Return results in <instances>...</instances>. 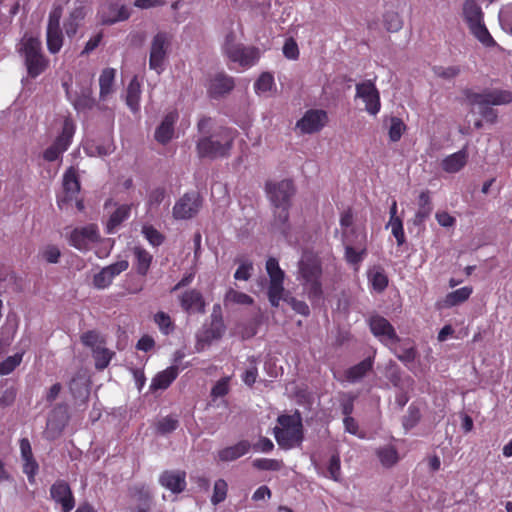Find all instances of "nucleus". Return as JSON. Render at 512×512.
Masks as SVG:
<instances>
[{"label":"nucleus","instance_id":"obj_1","mask_svg":"<svg viewBox=\"0 0 512 512\" xmlns=\"http://www.w3.org/2000/svg\"><path fill=\"white\" fill-rule=\"evenodd\" d=\"M210 118H202L198 122V130L201 137L197 141V152L201 158H218L227 156L236 136V131L230 128L220 127L209 133Z\"/></svg>","mask_w":512,"mask_h":512},{"label":"nucleus","instance_id":"obj_2","mask_svg":"<svg viewBox=\"0 0 512 512\" xmlns=\"http://www.w3.org/2000/svg\"><path fill=\"white\" fill-rule=\"evenodd\" d=\"M296 279L311 302H319L322 299V267L315 255L309 252L302 254L297 266Z\"/></svg>","mask_w":512,"mask_h":512},{"label":"nucleus","instance_id":"obj_3","mask_svg":"<svg viewBox=\"0 0 512 512\" xmlns=\"http://www.w3.org/2000/svg\"><path fill=\"white\" fill-rule=\"evenodd\" d=\"M266 271L269 276L268 299L271 305L278 307L280 301L284 300L296 313L308 316L310 309L306 302L298 300L295 297H284L283 282L285 273L280 268L277 259L271 257L266 261Z\"/></svg>","mask_w":512,"mask_h":512},{"label":"nucleus","instance_id":"obj_4","mask_svg":"<svg viewBox=\"0 0 512 512\" xmlns=\"http://www.w3.org/2000/svg\"><path fill=\"white\" fill-rule=\"evenodd\" d=\"M295 189L291 180H281L267 185V193L275 207L273 226L284 236L288 230V208Z\"/></svg>","mask_w":512,"mask_h":512},{"label":"nucleus","instance_id":"obj_5","mask_svg":"<svg viewBox=\"0 0 512 512\" xmlns=\"http://www.w3.org/2000/svg\"><path fill=\"white\" fill-rule=\"evenodd\" d=\"M17 51L23 58L31 78L38 77L47 69L49 60L43 54L42 43L38 36L25 33L17 46Z\"/></svg>","mask_w":512,"mask_h":512},{"label":"nucleus","instance_id":"obj_6","mask_svg":"<svg viewBox=\"0 0 512 512\" xmlns=\"http://www.w3.org/2000/svg\"><path fill=\"white\" fill-rule=\"evenodd\" d=\"M467 100L477 108L482 117L490 123L497 121V112L491 105H505L512 102V92L506 90H491L483 93L468 92Z\"/></svg>","mask_w":512,"mask_h":512},{"label":"nucleus","instance_id":"obj_7","mask_svg":"<svg viewBox=\"0 0 512 512\" xmlns=\"http://www.w3.org/2000/svg\"><path fill=\"white\" fill-rule=\"evenodd\" d=\"M274 427V436L278 445L283 449L299 446L303 440V426L299 414L281 415Z\"/></svg>","mask_w":512,"mask_h":512},{"label":"nucleus","instance_id":"obj_8","mask_svg":"<svg viewBox=\"0 0 512 512\" xmlns=\"http://www.w3.org/2000/svg\"><path fill=\"white\" fill-rule=\"evenodd\" d=\"M171 37L166 32H158L151 41L149 67L160 74L164 70V64L170 49Z\"/></svg>","mask_w":512,"mask_h":512},{"label":"nucleus","instance_id":"obj_9","mask_svg":"<svg viewBox=\"0 0 512 512\" xmlns=\"http://www.w3.org/2000/svg\"><path fill=\"white\" fill-rule=\"evenodd\" d=\"M355 97L361 99L365 105V111L376 116L381 109L380 93L371 80H366L355 86Z\"/></svg>","mask_w":512,"mask_h":512},{"label":"nucleus","instance_id":"obj_10","mask_svg":"<svg viewBox=\"0 0 512 512\" xmlns=\"http://www.w3.org/2000/svg\"><path fill=\"white\" fill-rule=\"evenodd\" d=\"M369 326L373 335L378 338L381 343L389 347L390 350H393V346L400 341L393 326L382 316H372L369 320Z\"/></svg>","mask_w":512,"mask_h":512},{"label":"nucleus","instance_id":"obj_11","mask_svg":"<svg viewBox=\"0 0 512 512\" xmlns=\"http://www.w3.org/2000/svg\"><path fill=\"white\" fill-rule=\"evenodd\" d=\"M202 199L198 192L185 193L173 207V217L177 220H186L194 217L200 210Z\"/></svg>","mask_w":512,"mask_h":512},{"label":"nucleus","instance_id":"obj_12","mask_svg":"<svg viewBox=\"0 0 512 512\" xmlns=\"http://www.w3.org/2000/svg\"><path fill=\"white\" fill-rule=\"evenodd\" d=\"M100 239L98 228L94 224L85 227L75 228L69 237V243L80 251H88L92 245Z\"/></svg>","mask_w":512,"mask_h":512},{"label":"nucleus","instance_id":"obj_13","mask_svg":"<svg viewBox=\"0 0 512 512\" xmlns=\"http://www.w3.org/2000/svg\"><path fill=\"white\" fill-rule=\"evenodd\" d=\"M224 333L225 325L222 319L213 317L209 326L203 327V329L196 334V352L205 350L213 341L219 340Z\"/></svg>","mask_w":512,"mask_h":512},{"label":"nucleus","instance_id":"obj_14","mask_svg":"<svg viewBox=\"0 0 512 512\" xmlns=\"http://www.w3.org/2000/svg\"><path fill=\"white\" fill-rule=\"evenodd\" d=\"M327 121L328 116L324 110L311 109L305 112L296 127L304 134H312L320 131Z\"/></svg>","mask_w":512,"mask_h":512},{"label":"nucleus","instance_id":"obj_15","mask_svg":"<svg viewBox=\"0 0 512 512\" xmlns=\"http://www.w3.org/2000/svg\"><path fill=\"white\" fill-rule=\"evenodd\" d=\"M129 263L127 260H120L109 266L104 267L99 273L94 275L93 285L97 289H105L111 285L113 279L120 273L127 270Z\"/></svg>","mask_w":512,"mask_h":512},{"label":"nucleus","instance_id":"obj_16","mask_svg":"<svg viewBox=\"0 0 512 512\" xmlns=\"http://www.w3.org/2000/svg\"><path fill=\"white\" fill-rule=\"evenodd\" d=\"M181 308L188 314H203L205 300L202 293L196 289H188L179 295Z\"/></svg>","mask_w":512,"mask_h":512},{"label":"nucleus","instance_id":"obj_17","mask_svg":"<svg viewBox=\"0 0 512 512\" xmlns=\"http://www.w3.org/2000/svg\"><path fill=\"white\" fill-rule=\"evenodd\" d=\"M63 190V195H60L57 201L61 209L73 202L80 190V183L73 168H69L63 176Z\"/></svg>","mask_w":512,"mask_h":512},{"label":"nucleus","instance_id":"obj_18","mask_svg":"<svg viewBox=\"0 0 512 512\" xmlns=\"http://www.w3.org/2000/svg\"><path fill=\"white\" fill-rule=\"evenodd\" d=\"M159 483L172 493L178 494L186 488V473L181 470H166L161 473Z\"/></svg>","mask_w":512,"mask_h":512},{"label":"nucleus","instance_id":"obj_19","mask_svg":"<svg viewBox=\"0 0 512 512\" xmlns=\"http://www.w3.org/2000/svg\"><path fill=\"white\" fill-rule=\"evenodd\" d=\"M99 16L103 24H114L128 19L130 11L125 5L110 3L101 7Z\"/></svg>","mask_w":512,"mask_h":512},{"label":"nucleus","instance_id":"obj_20","mask_svg":"<svg viewBox=\"0 0 512 512\" xmlns=\"http://www.w3.org/2000/svg\"><path fill=\"white\" fill-rule=\"evenodd\" d=\"M50 494L53 500L61 504L63 512H70L74 507V498L69 485L64 481H57L51 486Z\"/></svg>","mask_w":512,"mask_h":512},{"label":"nucleus","instance_id":"obj_21","mask_svg":"<svg viewBox=\"0 0 512 512\" xmlns=\"http://www.w3.org/2000/svg\"><path fill=\"white\" fill-rule=\"evenodd\" d=\"M227 56L231 61L239 63L243 67H250L259 59V50L239 45L236 48H229Z\"/></svg>","mask_w":512,"mask_h":512},{"label":"nucleus","instance_id":"obj_22","mask_svg":"<svg viewBox=\"0 0 512 512\" xmlns=\"http://www.w3.org/2000/svg\"><path fill=\"white\" fill-rule=\"evenodd\" d=\"M178 119V113L169 112L155 131V139L162 144L169 142L174 135V124Z\"/></svg>","mask_w":512,"mask_h":512},{"label":"nucleus","instance_id":"obj_23","mask_svg":"<svg viewBox=\"0 0 512 512\" xmlns=\"http://www.w3.org/2000/svg\"><path fill=\"white\" fill-rule=\"evenodd\" d=\"M251 448V444L247 440H242L235 445L225 447L218 451L217 457L219 461L231 462L237 460L247 454Z\"/></svg>","mask_w":512,"mask_h":512},{"label":"nucleus","instance_id":"obj_24","mask_svg":"<svg viewBox=\"0 0 512 512\" xmlns=\"http://www.w3.org/2000/svg\"><path fill=\"white\" fill-rule=\"evenodd\" d=\"M468 152L466 147L448 155L441 162L442 169L447 173H457L467 164Z\"/></svg>","mask_w":512,"mask_h":512},{"label":"nucleus","instance_id":"obj_25","mask_svg":"<svg viewBox=\"0 0 512 512\" xmlns=\"http://www.w3.org/2000/svg\"><path fill=\"white\" fill-rule=\"evenodd\" d=\"M234 87V82L231 77L223 74H218L211 78L208 84V93L212 97H218L225 93H228Z\"/></svg>","mask_w":512,"mask_h":512},{"label":"nucleus","instance_id":"obj_26","mask_svg":"<svg viewBox=\"0 0 512 512\" xmlns=\"http://www.w3.org/2000/svg\"><path fill=\"white\" fill-rule=\"evenodd\" d=\"M116 70L114 68H105L99 76V98L106 101L114 92V81Z\"/></svg>","mask_w":512,"mask_h":512},{"label":"nucleus","instance_id":"obj_27","mask_svg":"<svg viewBox=\"0 0 512 512\" xmlns=\"http://www.w3.org/2000/svg\"><path fill=\"white\" fill-rule=\"evenodd\" d=\"M345 238V257L347 261L351 264H357L362 261L363 254L365 253V248L363 243L365 241V235L360 234V239L358 241L359 247H353V242L349 239V234L347 231L343 232Z\"/></svg>","mask_w":512,"mask_h":512},{"label":"nucleus","instance_id":"obj_28","mask_svg":"<svg viewBox=\"0 0 512 512\" xmlns=\"http://www.w3.org/2000/svg\"><path fill=\"white\" fill-rule=\"evenodd\" d=\"M472 293L473 288L471 286H464L455 291H452L448 293L441 301V307L452 308L454 306H458L467 301Z\"/></svg>","mask_w":512,"mask_h":512},{"label":"nucleus","instance_id":"obj_29","mask_svg":"<svg viewBox=\"0 0 512 512\" xmlns=\"http://www.w3.org/2000/svg\"><path fill=\"white\" fill-rule=\"evenodd\" d=\"M179 370L177 366H170L167 369L159 372L150 384V389H166L178 376Z\"/></svg>","mask_w":512,"mask_h":512},{"label":"nucleus","instance_id":"obj_30","mask_svg":"<svg viewBox=\"0 0 512 512\" xmlns=\"http://www.w3.org/2000/svg\"><path fill=\"white\" fill-rule=\"evenodd\" d=\"M141 86L136 77H134L126 91L125 101L130 110L134 113L140 109Z\"/></svg>","mask_w":512,"mask_h":512},{"label":"nucleus","instance_id":"obj_31","mask_svg":"<svg viewBox=\"0 0 512 512\" xmlns=\"http://www.w3.org/2000/svg\"><path fill=\"white\" fill-rule=\"evenodd\" d=\"M86 11L83 6L75 7L68 19L64 23L65 32L68 37H72L77 33L78 27L85 18Z\"/></svg>","mask_w":512,"mask_h":512},{"label":"nucleus","instance_id":"obj_32","mask_svg":"<svg viewBox=\"0 0 512 512\" xmlns=\"http://www.w3.org/2000/svg\"><path fill=\"white\" fill-rule=\"evenodd\" d=\"M463 16L468 26L483 21L482 10L475 0H466L464 2Z\"/></svg>","mask_w":512,"mask_h":512},{"label":"nucleus","instance_id":"obj_33","mask_svg":"<svg viewBox=\"0 0 512 512\" xmlns=\"http://www.w3.org/2000/svg\"><path fill=\"white\" fill-rule=\"evenodd\" d=\"M134 256L136 259L135 266L137 273L142 276L146 275L152 263L153 256L141 247L134 248Z\"/></svg>","mask_w":512,"mask_h":512},{"label":"nucleus","instance_id":"obj_34","mask_svg":"<svg viewBox=\"0 0 512 512\" xmlns=\"http://www.w3.org/2000/svg\"><path fill=\"white\" fill-rule=\"evenodd\" d=\"M130 215V206L129 205H121L119 206L115 212L110 216L106 228L107 233L112 234L116 231L117 227L126 220Z\"/></svg>","mask_w":512,"mask_h":512},{"label":"nucleus","instance_id":"obj_35","mask_svg":"<svg viewBox=\"0 0 512 512\" xmlns=\"http://www.w3.org/2000/svg\"><path fill=\"white\" fill-rule=\"evenodd\" d=\"M373 360L371 358L364 359L357 365L351 367L347 373L346 377L351 382H356L362 379L368 371L372 369Z\"/></svg>","mask_w":512,"mask_h":512},{"label":"nucleus","instance_id":"obj_36","mask_svg":"<svg viewBox=\"0 0 512 512\" xmlns=\"http://www.w3.org/2000/svg\"><path fill=\"white\" fill-rule=\"evenodd\" d=\"M46 41L49 52L52 54L58 53L63 45V35L61 28H47Z\"/></svg>","mask_w":512,"mask_h":512},{"label":"nucleus","instance_id":"obj_37","mask_svg":"<svg viewBox=\"0 0 512 512\" xmlns=\"http://www.w3.org/2000/svg\"><path fill=\"white\" fill-rule=\"evenodd\" d=\"M469 29L483 45L491 47L496 44L483 21L469 25Z\"/></svg>","mask_w":512,"mask_h":512},{"label":"nucleus","instance_id":"obj_38","mask_svg":"<svg viewBox=\"0 0 512 512\" xmlns=\"http://www.w3.org/2000/svg\"><path fill=\"white\" fill-rule=\"evenodd\" d=\"M113 355L114 353L112 351L103 346H97L94 348L93 357L95 359L96 368L99 370L106 368L109 365Z\"/></svg>","mask_w":512,"mask_h":512},{"label":"nucleus","instance_id":"obj_39","mask_svg":"<svg viewBox=\"0 0 512 512\" xmlns=\"http://www.w3.org/2000/svg\"><path fill=\"white\" fill-rule=\"evenodd\" d=\"M383 22L386 29L390 32H397L403 26V21L398 12L387 9L383 15Z\"/></svg>","mask_w":512,"mask_h":512},{"label":"nucleus","instance_id":"obj_40","mask_svg":"<svg viewBox=\"0 0 512 512\" xmlns=\"http://www.w3.org/2000/svg\"><path fill=\"white\" fill-rule=\"evenodd\" d=\"M225 304H238V305H251L253 303L252 297L249 295L236 291L230 288L224 297Z\"/></svg>","mask_w":512,"mask_h":512},{"label":"nucleus","instance_id":"obj_41","mask_svg":"<svg viewBox=\"0 0 512 512\" xmlns=\"http://www.w3.org/2000/svg\"><path fill=\"white\" fill-rule=\"evenodd\" d=\"M380 462L383 466L391 467L398 462V453L393 446H385L377 451Z\"/></svg>","mask_w":512,"mask_h":512},{"label":"nucleus","instance_id":"obj_42","mask_svg":"<svg viewBox=\"0 0 512 512\" xmlns=\"http://www.w3.org/2000/svg\"><path fill=\"white\" fill-rule=\"evenodd\" d=\"M68 149L65 144L61 143V140H55L44 152L43 158L48 162H53L62 156V154Z\"/></svg>","mask_w":512,"mask_h":512},{"label":"nucleus","instance_id":"obj_43","mask_svg":"<svg viewBox=\"0 0 512 512\" xmlns=\"http://www.w3.org/2000/svg\"><path fill=\"white\" fill-rule=\"evenodd\" d=\"M275 86L274 78L270 73H262L254 84L255 92L259 95L270 92Z\"/></svg>","mask_w":512,"mask_h":512},{"label":"nucleus","instance_id":"obj_44","mask_svg":"<svg viewBox=\"0 0 512 512\" xmlns=\"http://www.w3.org/2000/svg\"><path fill=\"white\" fill-rule=\"evenodd\" d=\"M61 251L58 246L53 244L44 245L39 251V257L47 263H58Z\"/></svg>","mask_w":512,"mask_h":512},{"label":"nucleus","instance_id":"obj_45","mask_svg":"<svg viewBox=\"0 0 512 512\" xmlns=\"http://www.w3.org/2000/svg\"><path fill=\"white\" fill-rule=\"evenodd\" d=\"M368 276L375 290L381 292L387 287L388 279L383 270L375 268L369 272Z\"/></svg>","mask_w":512,"mask_h":512},{"label":"nucleus","instance_id":"obj_46","mask_svg":"<svg viewBox=\"0 0 512 512\" xmlns=\"http://www.w3.org/2000/svg\"><path fill=\"white\" fill-rule=\"evenodd\" d=\"M254 468L264 471H279L283 467V462L277 459L258 458L253 460Z\"/></svg>","mask_w":512,"mask_h":512},{"label":"nucleus","instance_id":"obj_47","mask_svg":"<svg viewBox=\"0 0 512 512\" xmlns=\"http://www.w3.org/2000/svg\"><path fill=\"white\" fill-rule=\"evenodd\" d=\"M23 358V352L16 353L7 357L0 363V375L10 374L17 366L20 365Z\"/></svg>","mask_w":512,"mask_h":512},{"label":"nucleus","instance_id":"obj_48","mask_svg":"<svg viewBox=\"0 0 512 512\" xmlns=\"http://www.w3.org/2000/svg\"><path fill=\"white\" fill-rule=\"evenodd\" d=\"M154 322L157 324L159 330L165 335H168L174 330V324L170 316L165 312H157L154 315Z\"/></svg>","mask_w":512,"mask_h":512},{"label":"nucleus","instance_id":"obj_49","mask_svg":"<svg viewBox=\"0 0 512 512\" xmlns=\"http://www.w3.org/2000/svg\"><path fill=\"white\" fill-rule=\"evenodd\" d=\"M166 192L163 188H156L152 190L148 196V209L149 212H154L165 201Z\"/></svg>","mask_w":512,"mask_h":512},{"label":"nucleus","instance_id":"obj_50","mask_svg":"<svg viewBox=\"0 0 512 512\" xmlns=\"http://www.w3.org/2000/svg\"><path fill=\"white\" fill-rule=\"evenodd\" d=\"M228 485L224 479H218L213 488V495L211 497V502L214 505H217L223 502L227 496Z\"/></svg>","mask_w":512,"mask_h":512},{"label":"nucleus","instance_id":"obj_51","mask_svg":"<svg viewBox=\"0 0 512 512\" xmlns=\"http://www.w3.org/2000/svg\"><path fill=\"white\" fill-rule=\"evenodd\" d=\"M499 22L502 29L512 35V4H507L500 10Z\"/></svg>","mask_w":512,"mask_h":512},{"label":"nucleus","instance_id":"obj_52","mask_svg":"<svg viewBox=\"0 0 512 512\" xmlns=\"http://www.w3.org/2000/svg\"><path fill=\"white\" fill-rule=\"evenodd\" d=\"M404 130H405V125L400 118L392 117L390 119V126H389L388 134H389V139L392 142L399 141Z\"/></svg>","mask_w":512,"mask_h":512},{"label":"nucleus","instance_id":"obj_53","mask_svg":"<svg viewBox=\"0 0 512 512\" xmlns=\"http://www.w3.org/2000/svg\"><path fill=\"white\" fill-rule=\"evenodd\" d=\"M142 233L144 237L147 239V241L153 246L161 245L164 240L163 235L152 225H143Z\"/></svg>","mask_w":512,"mask_h":512},{"label":"nucleus","instance_id":"obj_54","mask_svg":"<svg viewBox=\"0 0 512 512\" xmlns=\"http://www.w3.org/2000/svg\"><path fill=\"white\" fill-rule=\"evenodd\" d=\"M75 132V125L73 121L69 118H66L63 123L62 132L61 134L56 138V140H61L62 144H65V146L69 147L71 144L72 137Z\"/></svg>","mask_w":512,"mask_h":512},{"label":"nucleus","instance_id":"obj_55","mask_svg":"<svg viewBox=\"0 0 512 512\" xmlns=\"http://www.w3.org/2000/svg\"><path fill=\"white\" fill-rule=\"evenodd\" d=\"M231 377L226 376L218 380L211 389V397L215 400L228 394Z\"/></svg>","mask_w":512,"mask_h":512},{"label":"nucleus","instance_id":"obj_56","mask_svg":"<svg viewBox=\"0 0 512 512\" xmlns=\"http://www.w3.org/2000/svg\"><path fill=\"white\" fill-rule=\"evenodd\" d=\"M328 476L334 481H339L341 478V465L340 457L338 454L331 456L327 467Z\"/></svg>","mask_w":512,"mask_h":512},{"label":"nucleus","instance_id":"obj_57","mask_svg":"<svg viewBox=\"0 0 512 512\" xmlns=\"http://www.w3.org/2000/svg\"><path fill=\"white\" fill-rule=\"evenodd\" d=\"M387 227L391 228V233L396 238L397 244L400 246L405 242V234L401 219L389 220Z\"/></svg>","mask_w":512,"mask_h":512},{"label":"nucleus","instance_id":"obj_58","mask_svg":"<svg viewBox=\"0 0 512 512\" xmlns=\"http://www.w3.org/2000/svg\"><path fill=\"white\" fill-rule=\"evenodd\" d=\"M178 427V420L172 416H166L157 423V430L161 434H167L174 431Z\"/></svg>","mask_w":512,"mask_h":512},{"label":"nucleus","instance_id":"obj_59","mask_svg":"<svg viewBox=\"0 0 512 512\" xmlns=\"http://www.w3.org/2000/svg\"><path fill=\"white\" fill-rule=\"evenodd\" d=\"M81 341L84 345L91 347L92 351L97 346H102L101 345V337H100L99 333L96 331H87V332L83 333L81 336Z\"/></svg>","mask_w":512,"mask_h":512},{"label":"nucleus","instance_id":"obj_60","mask_svg":"<svg viewBox=\"0 0 512 512\" xmlns=\"http://www.w3.org/2000/svg\"><path fill=\"white\" fill-rule=\"evenodd\" d=\"M433 71L436 76L444 78V79H452L456 77L460 73V69L457 66H435Z\"/></svg>","mask_w":512,"mask_h":512},{"label":"nucleus","instance_id":"obj_61","mask_svg":"<svg viewBox=\"0 0 512 512\" xmlns=\"http://www.w3.org/2000/svg\"><path fill=\"white\" fill-rule=\"evenodd\" d=\"M38 468V463L34 458L23 460V472L27 475L28 481L31 484L35 482V476L38 472Z\"/></svg>","mask_w":512,"mask_h":512},{"label":"nucleus","instance_id":"obj_62","mask_svg":"<svg viewBox=\"0 0 512 512\" xmlns=\"http://www.w3.org/2000/svg\"><path fill=\"white\" fill-rule=\"evenodd\" d=\"M253 270V264L249 261H243L236 272L234 273V278L236 280H244L247 281L251 277V272Z\"/></svg>","mask_w":512,"mask_h":512},{"label":"nucleus","instance_id":"obj_63","mask_svg":"<svg viewBox=\"0 0 512 512\" xmlns=\"http://www.w3.org/2000/svg\"><path fill=\"white\" fill-rule=\"evenodd\" d=\"M92 91L90 88L85 89L82 92V96L75 100L74 106L76 109H84L91 108L94 103V99L92 98Z\"/></svg>","mask_w":512,"mask_h":512},{"label":"nucleus","instance_id":"obj_64","mask_svg":"<svg viewBox=\"0 0 512 512\" xmlns=\"http://www.w3.org/2000/svg\"><path fill=\"white\" fill-rule=\"evenodd\" d=\"M343 424H344V428H345V431L352 434V435H355L359 438H364V433L361 432L359 430V426H358V423L357 421L351 417V416H347L343 419Z\"/></svg>","mask_w":512,"mask_h":512}]
</instances>
